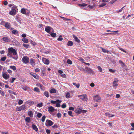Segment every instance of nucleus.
Listing matches in <instances>:
<instances>
[{
    "mask_svg": "<svg viewBox=\"0 0 134 134\" xmlns=\"http://www.w3.org/2000/svg\"><path fill=\"white\" fill-rule=\"evenodd\" d=\"M15 79H16L15 78H12L11 82V83H13V82L15 80Z\"/></svg>",
    "mask_w": 134,
    "mask_h": 134,
    "instance_id": "obj_61",
    "label": "nucleus"
},
{
    "mask_svg": "<svg viewBox=\"0 0 134 134\" xmlns=\"http://www.w3.org/2000/svg\"><path fill=\"white\" fill-rule=\"evenodd\" d=\"M12 32L13 34H14L18 33V31L16 30H12Z\"/></svg>",
    "mask_w": 134,
    "mask_h": 134,
    "instance_id": "obj_37",
    "label": "nucleus"
},
{
    "mask_svg": "<svg viewBox=\"0 0 134 134\" xmlns=\"http://www.w3.org/2000/svg\"><path fill=\"white\" fill-rule=\"evenodd\" d=\"M43 94L47 97L48 98L49 97V96L48 92L45 91L44 92Z\"/></svg>",
    "mask_w": 134,
    "mask_h": 134,
    "instance_id": "obj_29",
    "label": "nucleus"
},
{
    "mask_svg": "<svg viewBox=\"0 0 134 134\" xmlns=\"http://www.w3.org/2000/svg\"><path fill=\"white\" fill-rule=\"evenodd\" d=\"M70 93L68 92L66 94V97L67 98H70Z\"/></svg>",
    "mask_w": 134,
    "mask_h": 134,
    "instance_id": "obj_41",
    "label": "nucleus"
},
{
    "mask_svg": "<svg viewBox=\"0 0 134 134\" xmlns=\"http://www.w3.org/2000/svg\"><path fill=\"white\" fill-rule=\"evenodd\" d=\"M78 97H80V99L84 101H86L87 100L86 95V94L79 95L78 96Z\"/></svg>",
    "mask_w": 134,
    "mask_h": 134,
    "instance_id": "obj_8",
    "label": "nucleus"
},
{
    "mask_svg": "<svg viewBox=\"0 0 134 134\" xmlns=\"http://www.w3.org/2000/svg\"><path fill=\"white\" fill-rule=\"evenodd\" d=\"M46 132L47 134H49L51 132V131L50 130L48 129H47L46 130Z\"/></svg>",
    "mask_w": 134,
    "mask_h": 134,
    "instance_id": "obj_59",
    "label": "nucleus"
},
{
    "mask_svg": "<svg viewBox=\"0 0 134 134\" xmlns=\"http://www.w3.org/2000/svg\"><path fill=\"white\" fill-rule=\"evenodd\" d=\"M60 76L62 77L63 78H66V76L65 74H62L60 75Z\"/></svg>",
    "mask_w": 134,
    "mask_h": 134,
    "instance_id": "obj_54",
    "label": "nucleus"
},
{
    "mask_svg": "<svg viewBox=\"0 0 134 134\" xmlns=\"http://www.w3.org/2000/svg\"><path fill=\"white\" fill-rule=\"evenodd\" d=\"M62 115L61 113H57V116L58 118H61V117Z\"/></svg>",
    "mask_w": 134,
    "mask_h": 134,
    "instance_id": "obj_49",
    "label": "nucleus"
},
{
    "mask_svg": "<svg viewBox=\"0 0 134 134\" xmlns=\"http://www.w3.org/2000/svg\"><path fill=\"white\" fill-rule=\"evenodd\" d=\"M23 103V101L21 99H20L19 100L18 102V104L19 105H20L22 104Z\"/></svg>",
    "mask_w": 134,
    "mask_h": 134,
    "instance_id": "obj_51",
    "label": "nucleus"
},
{
    "mask_svg": "<svg viewBox=\"0 0 134 134\" xmlns=\"http://www.w3.org/2000/svg\"><path fill=\"white\" fill-rule=\"evenodd\" d=\"M22 41L25 43H27L28 42V39L26 38H23L22 39Z\"/></svg>",
    "mask_w": 134,
    "mask_h": 134,
    "instance_id": "obj_25",
    "label": "nucleus"
},
{
    "mask_svg": "<svg viewBox=\"0 0 134 134\" xmlns=\"http://www.w3.org/2000/svg\"><path fill=\"white\" fill-rule=\"evenodd\" d=\"M21 107L20 106V107H18L16 108V111H21V110H22L21 109Z\"/></svg>",
    "mask_w": 134,
    "mask_h": 134,
    "instance_id": "obj_38",
    "label": "nucleus"
},
{
    "mask_svg": "<svg viewBox=\"0 0 134 134\" xmlns=\"http://www.w3.org/2000/svg\"><path fill=\"white\" fill-rule=\"evenodd\" d=\"M72 84L73 85L75 86L77 88H78L79 87L80 85L79 83H76L73 82Z\"/></svg>",
    "mask_w": 134,
    "mask_h": 134,
    "instance_id": "obj_31",
    "label": "nucleus"
},
{
    "mask_svg": "<svg viewBox=\"0 0 134 134\" xmlns=\"http://www.w3.org/2000/svg\"><path fill=\"white\" fill-rule=\"evenodd\" d=\"M21 12L24 14H26V9L25 8H23L21 9Z\"/></svg>",
    "mask_w": 134,
    "mask_h": 134,
    "instance_id": "obj_24",
    "label": "nucleus"
},
{
    "mask_svg": "<svg viewBox=\"0 0 134 134\" xmlns=\"http://www.w3.org/2000/svg\"><path fill=\"white\" fill-rule=\"evenodd\" d=\"M63 39V38H62V36L61 35L60 36L59 38H58L57 39V40L58 41H61Z\"/></svg>",
    "mask_w": 134,
    "mask_h": 134,
    "instance_id": "obj_45",
    "label": "nucleus"
},
{
    "mask_svg": "<svg viewBox=\"0 0 134 134\" xmlns=\"http://www.w3.org/2000/svg\"><path fill=\"white\" fill-rule=\"evenodd\" d=\"M72 36L76 41L78 43L80 42V41L79 40L76 36L74 35H73Z\"/></svg>",
    "mask_w": 134,
    "mask_h": 134,
    "instance_id": "obj_21",
    "label": "nucleus"
},
{
    "mask_svg": "<svg viewBox=\"0 0 134 134\" xmlns=\"http://www.w3.org/2000/svg\"><path fill=\"white\" fill-rule=\"evenodd\" d=\"M69 110H74V108L72 107H70L69 108Z\"/></svg>",
    "mask_w": 134,
    "mask_h": 134,
    "instance_id": "obj_62",
    "label": "nucleus"
},
{
    "mask_svg": "<svg viewBox=\"0 0 134 134\" xmlns=\"http://www.w3.org/2000/svg\"><path fill=\"white\" fill-rule=\"evenodd\" d=\"M67 45L69 46H71L73 45V43L71 41H69Z\"/></svg>",
    "mask_w": 134,
    "mask_h": 134,
    "instance_id": "obj_27",
    "label": "nucleus"
},
{
    "mask_svg": "<svg viewBox=\"0 0 134 134\" xmlns=\"http://www.w3.org/2000/svg\"><path fill=\"white\" fill-rule=\"evenodd\" d=\"M67 63L69 64H71L72 63V62L69 59H68L67 60Z\"/></svg>",
    "mask_w": 134,
    "mask_h": 134,
    "instance_id": "obj_43",
    "label": "nucleus"
},
{
    "mask_svg": "<svg viewBox=\"0 0 134 134\" xmlns=\"http://www.w3.org/2000/svg\"><path fill=\"white\" fill-rule=\"evenodd\" d=\"M75 112L77 114H80L82 112V110L80 109V108H77L75 110Z\"/></svg>",
    "mask_w": 134,
    "mask_h": 134,
    "instance_id": "obj_17",
    "label": "nucleus"
},
{
    "mask_svg": "<svg viewBox=\"0 0 134 134\" xmlns=\"http://www.w3.org/2000/svg\"><path fill=\"white\" fill-rule=\"evenodd\" d=\"M2 76L5 79H7L9 77V74L2 72Z\"/></svg>",
    "mask_w": 134,
    "mask_h": 134,
    "instance_id": "obj_12",
    "label": "nucleus"
},
{
    "mask_svg": "<svg viewBox=\"0 0 134 134\" xmlns=\"http://www.w3.org/2000/svg\"><path fill=\"white\" fill-rule=\"evenodd\" d=\"M30 63L31 65L32 66H34L36 64L35 62V60L33 58H31L30 59Z\"/></svg>",
    "mask_w": 134,
    "mask_h": 134,
    "instance_id": "obj_11",
    "label": "nucleus"
},
{
    "mask_svg": "<svg viewBox=\"0 0 134 134\" xmlns=\"http://www.w3.org/2000/svg\"><path fill=\"white\" fill-rule=\"evenodd\" d=\"M11 9L12 10L9 12V14L11 15H15L16 14L18 10L17 8L16 7H13Z\"/></svg>",
    "mask_w": 134,
    "mask_h": 134,
    "instance_id": "obj_1",
    "label": "nucleus"
},
{
    "mask_svg": "<svg viewBox=\"0 0 134 134\" xmlns=\"http://www.w3.org/2000/svg\"><path fill=\"white\" fill-rule=\"evenodd\" d=\"M8 92L10 93L13 94L15 95H16L17 94L16 93L14 92L13 91H12L11 90H8Z\"/></svg>",
    "mask_w": 134,
    "mask_h": 134,
    "instance_id": "obj_33",
    "label": "nucleus"
},
{
    "mask_svg": "<svg viewBox=\"0 0 134 134\" xmlns=\"http://www.w3.org/2000/svg\"><path fill=\"white\" fill-rule=\"evenodd\" d=\"M46 117L45 115H43L42 118V122L44 121Z\"/></svg>",
    "mask_w": 134,
    "mask_h": 134,
    "instance_id": "obj_50",
    "label": "nucleus"
},
{
    "mask_svg": "<svg viewBox=\"0 0 134 134\" xmlns=\"http://www.w3.org/2000/svg\"><path fill=\"white\" fill-rule=\"evenodd\" d=\"M87 4H85L84 3L79 4V5L80 7H86L87 6Z\"/></svg>",
    "mask_w": 134,
    "mask_h": 134,
    "instance_id": "obj_36",
    "label": "nucleus"
},
{
    "mask_svg": "<svg viewBox=\"0 0 134 134\" xmlns=\"http://www.w3.org/2000/svg\"><path fill=\"white\" fill-rule=\"evenodd\" d=\"M0 93L1 94L2 96H4V93L3 91H1L0 90Z\"/></svg>",
    "mask_w": 134,
    "mask_h": 134,
    "instance_id": "obj_53",
    "label": "nucleus"
},
{
    "mask_svg": "<svg viewBox=\"0 0 134 134\" xmlns=\"http://www.w3.org/2000/svg\"><path fill=\"white\" fill-rule=\"evenodd\" d=\"M42 116V114L41 113H38L37 115V117L38 118H40V117H41Z\"/></svg>",
    "mask_w": 134,
    "mask_h": 134,
    "instance_id": "obj_48",
    "label": "nucleus"
},
{
    "mask_svg": "<svg viewBox=\"0 0 134 134\" xmlns=\"http://www.w3.org/2000/svg\"><path fill=\"white\" fill-rule=\"evenodd\" d=\"M105 114L107 116H108L109 118L112 117L114 116L113 115H112L111 116H110V114L108 113H105Z\"/></svg>",
    "mask_w": 134,
    "mask_h": 134,
    "instance_id": "obj_32",
    "label": "nucleus"
},
{
    "mask_svg": "<svg viewBox=\"0 0 134 134\" xmlns=\"http://www.w3.org/2000/svg\"><path fill=\"white\" fill-rule=\"evenodd\" d=\"M7 55L10 57L12 58H13L15 60H16L18 58V56L16 55L14 57H13L12 55V54L10 53L9 52H8L7 54Z\"/></svg>",
    "mask_w": 134,
    "mask_h": 134,
    "instance_id": "obj_13",
    "label": "nucleus"
},
{
    "mask_svg": "<svg viewBox=\"0 0 134 134\" xmlns=\"http://www.w3.org/2000/svg\"><path fill=\"white\" fill-rule=\"evenodd\" d=\"M42 61L45 64L48 65L49 63V61L45 58H42Z\"/></svg>",
    "mask_w": 134,
    "mask_h": 134,
    "instance_id": "obj_9",
    "label": "nucleus"
},
{
    "mask_svg": "<svg viewBox=\"0 0 134 134\" xmlns=\"http://www.w3.org/2000/svg\"><path fill=\"white\" fill-rule=\"evenodd\" d=\"M50 35L52 37H55L56 35V34L55 33H51Z\"/></svg>",
    "mask_w": 134,
    "mask_h": 134,
    "instance_id": "obj_42",
    "label": "nucleus"
},
{
    "mask_svg": "<svg viewBox=\"0 0 134 134\" xmlns=\"http://www.w3.org/2000/svg\"><path fill=\"white\" fill-rule=\"evenodd\" d=\"M55 109L52 107L50 106L48 107V110L49 112H53L55 110Z\"/></svg>",
    "mask_w": 134,
    "mask_h": 134,
    "instance_id": "obj_16",
    "label": "nucleus"
},
{
    "mask_svg": "<svg viewBox=\"0 0 134 134\" xmlns=\"http://www.w3.org/2000/svg\"><path fill=\"white\" fill-rule=\"evenodd\" d=\"M34 91L36 92H40V91L39 89L37 87H35L34 88Z\"/></svg>",
    "mask_w": 134,
    "mask_h": 134,
    "instance_id": "obj_30",
    "label": "nucleus"
},
{
    "mask_svg": "<svg viewBox=\"0 0 134 134\" xmlns=\"http://www.w3.org/2000/svg\"><path fill=\"white\" fill-rule=\"evenodd\" d=\"M54 123L51 120H47L46 123V125L47 126H50L52 125Z\"/></svg>",
    "mask_w": 134,
    "mask_h": 134,
    "instance_id": "obj_5",
    "label": "nucleus"
},
{
    "mask_svg": "<svg viewBox=\"0 0 134 134\" xmlns=\"http://www.w3.org/2000/svg\"><path fill=\"white\" fill-rule=\"evenodd\" d=\"M5 27L8 29H9L10 26V23H6L5 25Z\"/></svg>",
    "mask_w": 134,
    "mask_h": 134,
    "instance_id": "obj_23",
    "label": "nucleus"
},
{
    "mask_svg": "<svg viewBox=\"0 0 134 134\" xmlns=\"http://www.w3.org/2000/svg\"><path fill=\"white\" fill-rule=\"evenodd\" d=\"M30 43L33 46H35L36 44V43L35 42L31 40L30 41Z\"/></svg>",
    "mask_w": 134,
    "mask_h": 134,
    "instance_id": "obj_55",
    "label": "nucleus"
},
{
    "mask_svg": "<svg viewBox=\"0 0 134 134\" xmlns=\"http://www.w3.org/2000/svg\"><path fill=\"white\" fill-rule=\"evenodd\" d=\"M35 71L36 72H39L40 69L38 68H36L35 69Z\"/></svg>",
    "mask_w": 134,
    "mask_h": 134,
    "instance_id": "obj_60",
    "label": "nucleus"
},
{
    "mask_svg": "<svg viewBox=\"0 0 134 134\" xmlns=\"http://www.w3.org/2000/svg\"><path fill=\"white\" fill-rule=\"evenodd\" d=\"M30 74L36 79H39L40 78L39 76L37 74L32 72L30 73Z\"/></svg>",
    "mask_w": 134,
    "mask_h": 134,
    "instance_id": "obj_7",
    "label": "nucleus"
},
{
    "mask_svg": "<svg viewBox=\"0 0 134 134\" xmlns=\"http://www.w3.org/2000/svg\"><path fill=\"white\" fill-rule=\"evenodd\" d=\"M32 127L33 129L35 130L36 132H37L38 131V129L35 125L33 124L32 125Z\"/></svg>",
    "mask_w": 134,
    "mask_h": 134,
    "instance_id": "obj_18",
    "label": "nucleus"
},
{
    "mask_svg": "<svg viewBox=\"0 0 134 134\" xmlns=\"http://www.w3.org/2000/svg\"><path fill=\"white\" fill-rule=\"evenodd\" d=\"M120 96L119 94H117L116 95V97L117 98H119Z\"/></svg>",
    "mask_w": 134,
    "mask_h": 134,
    "instance_id": "obj_63",
    "label": "nucleus"
},
{
    "mask_svg": "<svg viewBox=\"0 0 134 134\" xmlns=\"http://www.w3.org/2000/svg\"><path fill=\"white\" fill-rule=\"evenodd\" d=\"M2 39L3 41L5 42H9L10 41L9 39L7 37H4Z\"/></svg>",
    "mask_w": 134,
    "mask_h": 134,
    "instance_id": "obj_20",
    "label": "nucleus"
},
{
    "mask_svg": "<svg viewBox=\"0 0 134 134\" xmlns=\"http://www.w3.org/2000/svg\"><path fill=\"white\" fill-rule=\"evenodd\" d=\"M50 92L51 93H56V90L55 89L52 88L50 90Z\"/></svg>",
    "mask_w": 134,
    "mask_h": 134,
    "instance_id": "obj_22",
    "label": "nucleus"
},
{
    "mask_svg": "<svg viewBox=\"0 0 134 134\" xmlns=\"http://www.w3.org/2000/svg\"><path fill=\"white\" fill-rule=\"evenodd\" d=\"M22 88L25 91H26L29 89L30 90V91L32 92V91L30 89V88L26 86H23V87H22Z\"/></svg>",
    "mask_w": 134,
    "mask_h": 134,
    "instance_id": "obj_19",
    "label": "nucleus"
},
{
    "mask_svg": "<svg viewBox=\"0 0 134 134\" xmlns=\"http://www.w3.org/2000/svg\"><path fill=\"white\" fill-rule=\"evenodd\" d=\"M36 86L40 87L42 90H44L45 88L40 83H37L36 84Z\"/></svg>",
    "mask_w": 134,
    "mask_h": 134,
    "instance_id": "obj_14",
    "label": "nucleus"
},
{
    "mask_svg": "<svg viewBox=\"0 0 134 134\" xmlns=\"http://www.w3.org/2000/svg\"><path fill=\"white\" fill-rule=\"evenodd\" d=\"M56 106L58 107H60V104L59 103H56Z\"/></svg>",
    "mask_w": 134,
    "mask_h": 134,
    "instance_id": "obj_64",
    "label": "nucleus"
},
{
    "mask_svg": "<svg viewBox=\"0 0 134 134\" xmlns=\"http://www.w3.org/2000/svg\"><path fill=\"white\" fill-rule=\"evenodd\" d=\"M83 70L85 71V72L88 74H91L93 72V71L91 68L87 67H85V69H83Z\"/></svg>",
    "mask_w": 134,
    "mask_h": 134,
    "instance_id": "obj_3",
    "label": "nucleus"
},
{
    "mask_svg": "<svg viewBox=\"0 0 134 134\" xmlns=\"http://www.w3.org/2000/svg\"><path fill=\"white\" fill-rule=\"evenodd\" d=\"M22 60L23 63L25 64H27L29 62L30 60L28 57L24 56L23 57Z\"/></svg>",
    "mask_w": 134,
    "mask_h": 134,
    "instance_id": "obj_4",
    "label": "nucleus"
},
{
    "mask_svg": "<svg viewBox=\"0 0 134 134\" xmlns=\"http://www.w3.org/2000/svg\"><path fill=\"white\" fill-rule=\"evenodd\" d=\"M68 114L70 115V116L73 117L74 116L73 115H72L71 114L72 113V112L71 111H69L68 112Z\"/></svg>",
    "mask_w": 134,
    "mask_h": 134,
    "instance_id": "obj_52",
    "label": "nucleus"
},
{
    "mask_svg": "<svg viewBox=\"0 0 134 134\" xmlns=\"http://www.w3.org/2000/svg\"><path fill=\"white\" fill-rule=\"evenodd\" d=\"M98 69L99 70V71L100 72H102V68L100 66H98L97 67Z\"/></svg>",
    "mask_w": 134,
    "mask_h": 134,
    "instance_id": "obj_44",
    "label": "nucleus"
},
{
    "mask_svg": "<svg viewBox=\"0 0 134 134\" xmlns=\"http://www.w3.org/2000/svg\"><path fill=\"white\" fill-rule=\"evenodd\" d=\"M52 29V28L49 26H47L45 28V30L47 32L49 33L50 32L51 29Z\"/></svg>",
    "mask_w": 134,
    "mask_h": 134,
    "instance_id": "obj_15",
    "label": "nucleus"
},
{
    "mask_svg": "<svg viewBox=\"0 0 134 134\" xmlns=\"http://www.w3.org/2000/svg\"><path fill=\"white\" fill-rule=\"evenodd\" d=\"M10 68L13 69L14 70H15L16 69V67L14 66H10L9 67Z\"/></svg>",
    "mask_w": 134,
    "mask_h": 134,
    "instance_id": "obj_35",
    "label": "nucleus"
},
{
    "mask_svg": "<svg viewBox=\"0 0 134 134\" xmlns=\"http://www.w3.org/2000/svg\"><path fill=\"white\" fill-rule=\"evenodd\" d=\"M28 115L31 117H33V114L31 111H30L28 112Z\"/></svg>",
    "mask_w": 134,
    "mask_h": 134,
    "instance_id": "obj_26",
    "label": "nucleus"
},
{
    "mask_svg": "<svg viewBox=\"0 0 134 134\" xmlns=\"http://www.w3.org/2000/svg\"><path fill=\"white\" fill-rule=\"evenodd\" d=\"M6 58V56H4L1 59V60L2 61H4L5 60Z\"/></svg>",
    "mask_w": 134,
    "mask_h": 134,
    "instance_id": "obj_46",
    "label": "nucleus"
},
{
    "mask_svg": "<svg viewBox=\"0 0 134 134\" xmlns=\"http://www.w3.org/2000/svg\"><path fill=\"white\" fill-rule=\"evenodd\" d=\"M25 120L27 122H30V118L29 117H26L25 119Z\"/></svg>",
    "mask_w": 134,
    "mask_h": 134,
    "instance_id": "obj_28",
    "label": "nucleus"
},
{
    "mask_svg": "<svg viewBox=\"0 0 134 134\" xmlns=\"http://www.w3.org/2000/svg\"><path fill=\"white\" fill-rule=\"evenodd\" d=\"M106 5V4L104 3H102L99 5V6L100 7H102Z\"/></svg>",
    "mask_w": 134,
    "mask_h": 134,
    "instance_id": "obj_47",
    "label": "nucleus"
},
{
    "mask_svg": "<svg viewBox=\"0 0 134 134\" xmlns=\"http://www.w3.org/2000/svg\"><path fill=\"white\" fill-rule=\"evenodd\" d=\"M66 107V105L65 104H64V103L62 104V107L63 108H65Z\"/></svg>",
    "mask_w": 134,
    "mask_h": 134,
    "instance_id": "obj_58",
    "label": "nucleus"
},
{
    "mask_svg": "<svg viewBox=\"0 0 134 134\" xmlns=\"http://www.w3.org/2000/svg\"><path fill=\"white\" fill-rule=\"evenodd\" d=\"M20 107L22 110H24L26 107V106L25 105H23Z\"/></svg>",
    "mask_w": 134,
    "mask_h": 134,
    "instance_id": "obj_34",
    "label": "nucleus"
},
{
    "mask_svg": "<svg viewBox=\"0 0 134 134\" xmlns=\"http://www.w3.org/2000/svg\"><path fill=\"white\" fill-rule=\"evenodd\" d=\"M101 99V98L98 95L94 96V101L97 102H99Z\"/></svg>",
    "mask_w": 134,
    "mask_h": 134,
    "instance_id": "obj_6",
    "label": "nucleus"
},
{
    "mask_svg": "<svg viewBox=\"0 0 134 134\" xmlns=\"http://www.w3.org/2000/svg\"><path fill=\"white\" fill-rule=\"evenodd\" d=\"M117 0H112L110 2V4H112L114 3Z\"/></svg>",
    "mask_w": 134,
    "mask_h": 134,
    "instance_id": "obj_57",
    "label": "nucleus"
},
{
    "mask_svg": "<svg viewBox=\"0 0 134 134\" xmlns=\"http://www.w3.org/2000/svg\"><path fill=\"white\" fill-rule=\"evenodd\" d=\"M8 52L13 53V54L15 56L16 55L18 56L16 52L15 49H13V48H11L8 49Z\"/></svg>",
    "mask_w": 134,
    "mask_h": 134,
    "instance_id": "obj_2",
    "label": "nucleus"
},
{
    "mask_svg": "<svg viewBox=\"0 0 134 134\" xmlns=\"http://www.w3.org/2000/svg\"><path fill=\"white\" fill-rule=\"evenodd\" d=\"M118 81V80L116 79H115L114 81L113 82V86L115 88H116L118 86L117 82Z\"/></svg>",
    "mask_w": 134,
    "mask_h": 134,
    "instance_id": "obj_10",
    "label": "nucleus"
},
{
    "mask_svg": "<svg viewBox=\"0 0 134 134\" xmlns=\"http://www.w3.org/2000/svg\"><path fill=\"white\" fill-rule=\"evenodd\" d=\"M23 45L24 47L26 48H28L30 47V46L29 44H24Z\"/></svg>",
    "mask_w": 134,
    "mask_h": 134,
    "instance_id": "obj_40",
    "label": "nucleus"
},
{
    "mask_svg": "<svg viewBox=\"0 0 134 134\" xmlns=\"http://www.w3.org/2000/svg\"><path fill=\"white\" fill-rule=\"evenodd\" d=\"M51 102L53 104H55L57 102H56V101L52 100L51 101Z\"/></svg>",
    "mask_w": 134,
    "mask_h": 134,
    "instance_id": "obj_56",
    "label": "nucleus"
},
{
    "mask_svg": "<svg viewBox=\"0 0 134 134\" xmlns=\"http://www.w3.org/2000/svg\"><path fill=\"white\" fill-rule=\"evenodd\" d=\"M43 105V104L42 103H38L37 104V106L38 107H41Z\"/></svg>",
    "mask_w": 134,
    "mask_h": 134,
    "instance_id": "obj_39",
    "label": "nucleus"
}]
</instances>
